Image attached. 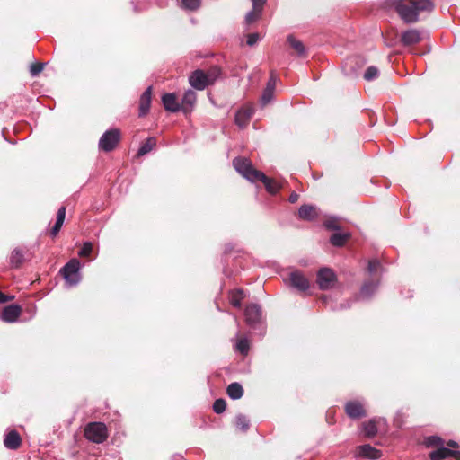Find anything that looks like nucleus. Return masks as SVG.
Here are the masks:
<instances>
[{
  "label": "nucleus",
  "instance_id": "obj_10",
  "mask_svg": "<svg viewBox=\"0 0 460 460\" xmlns=\"http://www.w3.org/2000/svg\"><path fill=\"white\" fill-rule=\"evenodd\" d=\"M254 112V108L251 104L244 105L235 114V123L241 127H245Z\"/></svg>",
  "mask_w": 460,
  "mask_h": 460
},
{
  "label": "nucleus",
  "instance_id": "obj_29",
  "mask_svg": "<svg viewBox=\"0 0 460 460\" xmlns=\"http://www.w3.org/2000/svg\"><path fill=\"white\" fill-rule=\"evenodd\" d=\"M257 181H262L264 183L267 190L270 193H272V194L276 193L278 189H279V186L277 185V183H275L273 181H271L270 179H269L265 175H264V178L263 177H258Z\"/></svg>",
  "mask_w": 460,
  "mask_h": 460
},
{
  "label": "nucleus",
  "instance_id": "obj_17",
  "mask_svg": "<svg viewBox=\"0 0 460 460\" xmlns=\"http://www.w3.org/2000/svg\"><path fill=\"white\" fill-rule=\"evenodd\" d=\"M151 97H152V87L149 86L143 93L139 101V116H145L147 114L150 109L151 104Z\"/></svg>",
  "mask_w": 460,
  "mask_h": 460
},
{
  "label": "nucleus",
  "instance_id": "obj_25",
  "mask_svg": "<svg viewBox=\"0 0 460 460\" xmlns=\"http://www.w3.org/2000/svg\"><path fill=\"white\" fill-rule=\"evenodd\" d=\"M349 237V233L337 232L331 236L330 241L332 245L340 247L342 246Z\"/></svg>",
  "mask_w": 460,
  "mask_h": 460
},
{
  "label": "nucleus",
  "instance_id": "obj_39",
  "mask_svg": "<svg viewBox=\"0 0 460 460\" xmlns=\"http://www.w3.org/2000/svg\"><path fill=\"white\" fill-rule=\"evenodd\" d=\"M226 404L223 399H217L213 404V409L217 413H222L226 410Z\"/></svg>",
  "mask_w": 460,
  "mask_h": 460
},
{
  "label": "nucleus",
  "instance_id": "obj_18",
  "mask_svg": "<svg viewBox=\"0 0 460 460\" xmlns=\"http://www.w3.org/2000/svg\"><path fill=\"white\" fill-rule=\"evenodd\" d=\"M162 102L166 111L175 112L180 110V104L174 93H165L162 97Z\"/></svg>",
  "mask_w": 460,
  "mask_h": 460
},
{
  "label": "nucleus",
  "instance_id": "obj_3",
  "mask_svg": "<svg viewBox=\"0 0 460 460\" xmlns=\"http://www.w3.org/2000/svg\"><path fill=\"white\" fill-rule=\"evenodd\" d=\"M84 436L88 440L101 444L108 438L107 427L102 422H91L84 429Z\"/></svg>",
  "mask_w": 460,
  "mask_h": 460
},
{
  "label": "nucleus",
  "instance_id": "obj_37",
  "mask_svg": "<svg viewBox=\"0 0 460 460\" xmlns=\"http://www.w3.org/2000/svg\"><path fill=\"white\" fill-rule=\"evenodd\" d=\"M93 251V243L90 242H86L83 244V247L79 251L78 254L81 257H86L91 254Z\"/></svg>",
  "mask_w": 460,
  "mask_h": 460
},
{
  "label": "nucleus",
  "instance_id": "obj_31",
  "mask_svg": "<svg viewBox=\"0 0 460 460\" xmlns=\"http://www.w3.org/2000/svg\"><path fill=\"white\" fill-rule=\"evenodd\" d=\"M236 349L245 355L249 351V341L246 338H241L236 342Z\"/></svg>",
  "mask_w": 460,
  "mask_h": 460
},
{
  "label": "nucleus",
  "instance_id": "obj_47",
  "mask_svg": "<svg viewBox=\"0 0 460 460\" xmlns=\"http://www.w3.org/2000/svg\"><path fill=\"white\" fill-rule=\"evenodd\" d=\"M447 445H448L449 447H457V443H456V442H455V441H453V440H450V441L447 443Z\"/></svg>",
  "mask_w": 460,
  "mask_h": 460
},
{
  "label": "nucleus",
  "instance_id": "obj_40",
  "mask_svg": "<svg viewBox=\"0 0 460 460\" xmlns=\"http://www.w3.org/2000/svg\"><path fill=\"white\" fill-rule=\"evenodd\" d=\"M43 67H44L43 63L32 64L31 66V69H30L31 75L32 76L38 75L43 70Z\"/></svg>",
  "mask_w": 460,
  "mask_h": 460
},
{
  "label": "nucleus",
  "instance_id": "obj_9",
  "mask_svg": "<svg viewBox=\"0 0 460 460\" xmlns=\"http://www.w3.org/2000/svg\"><path fill=\"white\" fill-rule=\"evenodd\" d=\"M355 455L358 457H364L372 460L378 459L382 456L380 450L367 444L358 446L356 448Z\"/></svg>",
  "mask_w": 460,
  "mask_h": 460
},
{
  "label": "nucleus",
  "instance_id": "obj_5",
  "mask_svg": "<svg viewBox=\"0 0 460 460\" xmlns=\"http://www.w3.org/2000/svg\"><path fill=\"white\" fill-rule=\"evenodd\" d=\"M216 76L212 74H206L201 70H196L189 78L190 85L197 90H203L214 83Z\"/></svg>",
  "mask_w": 460,
  "mask_h": 460
},
{
  "label": "nucleus",
  "instance_id": "obj_44",
  "mask_svg": "<svg viewBox=\"0 0 460 460\" xmlns=\"http://www.w3.org/2000/svg\"><path fill=\"white\" fill-rule=\"evenodd\" d=\"M325 226H326V228L332 229V230L339 229V226H338L337 222L333 219L327 220L325 222Z\"/></svg>",
  "mask_w": 460,
  "mask_h": 460
},
{
  "label": "nucleus",
  "instance_id": "obj_30",
  "mask_svg": "<svg viewBox=\"0 0 460 460\" xmlns=\"http://www.w3.org/2000/svg\"><path fill=\"white\" fill-rule=\"evenodd\" d=\"M376 287V283H367L362 287L360 295L363 297H369L375 292Z\"/></svg>",
  "mask_w": 460,
  "mask_h": 460
},
{
  "label": "nucleus",
  "instance_id": "obj_35",
  "mask_svg": "<svg viewBox=\"0 0 460 460\" xmlns=\"http://www.w3.org/2000/svg\"><path fill=\"white\" fill-rule=\"evenodd\" d=\"M273 95H274L273 90L265 88L262 93L261 98V104L263 106L268 104L273 99Z\"/></svg>",
  "mask_w": 460,
  "mask_h": 460
},
{
  "label": "nucleus",
  "instance_id": "obj_48",
  "mask_svg": "<svg viewBox=\"0 0 460 460\" xmlns=\"http://www.w3.org/2000/svg\"><path fill=\"white\" fill-rule=\"evenodd\" d=\"M5 301H6V298H5L4 295L2 292H0V303H4Z\"/></svg>",
  "mask_w": 460,
  "mask_h": 460
},
{
  "label": "nucleus",
  "instance_id": "obj_7",
  "mask_svg": "<svg viewBox=\"0 0 460 460\" xmlns=\"http://www.w3.org/2000/svg\"><path fill=\"white\" fill-rule=\"evenodd\" d=\"M337 281L334 271L330 268H322L317 273V284L320 289L327 290L332 288Z\"/></svg>",
  "mask_w": 460,
  "mask_h": 460
},
{
  "label": "nucleus",
  "instance_id": "obj_4",
  "mask_svg": "<svg viewBox=\"0 0 460 460\" xmlns=\"http://www.w3.org/2000/svg\"><path fill=\"white\" fill-rule=\"evenodd\" d=\"M80 261L77 259H72L63 267L61 271L69 286H75L80 282Z\"/></svg>",
  "mask_w": 460,
  "mask_h": 460
},
{
  "label": "nucleus",
  "instance_id": "obj_12",
  "mask_svg": "<svg viewBox=\"0 0 460 460\" xmlns=\"http://www.w3.org/2000/svg\"><path fill=\"white\" fill-rule=\"evenodd\" d=\"M345 411L351 419H358L366 414L363 404L358 401L348 402L345 405Z\"/></svg>",
  "mask_w": 460,
  "mask_h": 460
},
{
  "label": "nucleus",
  "instance_id": "obj_8",
  "mask_svg": "<svg viewBox=\"0 0 460 460\" xmlns=\"http://www.w3.org/2000/svg\"><path fill=\"white\" fill-rule=\"evenodd\" d=\"M288 279L290 285L299 291H306L310 287L308 279L300 270L291 271Z\"/></svg>",
  "mask_w": 460,
  "mask_h": 460
},
{
  "label": "nucleus",
  "instance_id": "obj_26",
  "mask_svg": "<svg viewBox=\"0 0 460 460\" xmlns=\"http://www.w3.org/2000/svg\"><path fill=\"white\" fill-rule=\"evenodd\" d=\"M196 99H197L196 93L192 90H188L184 93V96L182 99V105H183V111L185 112L189 111V109L187 106H189L190 109H191L193 107V105L196 102Z\"/></svg>",
  "mask_w": 460,
  "mask_h": 460
},
{
  "label": "nucleus",
  "instance_id": "obj_16",
  "mask_svg": "<svg viewBox=\"0 0 460 460\" xmlns=\"http://www.w3.org/2000/svg\"><path fill=\"white\" fill-rule=\"evenodd\" d=\"M245 320L248 324H254L260 321L261 308L257 305H250L244 311Z\"/></svg>",
  "mask_w": 460,
  "mask_h": 460
},
{
  "label": "nucleus",
  "instance_id": "obj_19",
  "mask_svg": "<svg viewBox=\"0 0 460 460\" xmlns=\"http://www.w3.org/2000/svg\"><path fill=\"white\" fill-rule=\"evenodd\" d=\"M4 444L8 449H17L21 445V437L17 431L12 430L6 434Z\"/></svg>",
  "mask_w": 460,
  "mask_h": 460
},
{
  "label": "nucleus",
  "instance_id": "obj_21",
  "mask_svg": "<svg viewBox=\"0 0 460 460\" xmlns=\"http://www.w3.org/2000/svg\"><path fill=\"white\" fill-rule=\"evenodd\" d=\"M288 42L291 48L296 52L297 56L304 57L306 54V49L303 42L296 39L293 35L288 37Z\"/></svg>",
  "mask_w": 460,
  "mask_h": 460
},
{
  "label": "nucleus",
  "instance_id": "obj_34",
  "mask_svg": "<svg viewBox=\"0 0 460 460\" xmlns=\"http://www.w3.org/2000/svg\"><path fill=\"white\" fill-rule=\"evenodd\" d=\"M378 75L379 71L376 66H369L364 74V78L367 81H371L377 78Z\"/></svg>",
  "mask_w": 460,
  "mask_h": 460
},
{
  "label": "nucleus",
  "instance_id": "obj_43",
  "mask_svg": "<svg viewBox=\"0 0 460 460\" xmlns=\"http://www.w3.org/2000/svg\"><path fill=\"white\" fill-rule=\"evenodd\" d=\"M276 84H277V77L273 74H271L270 76V79L267 83L266 88L275 91Z\"/></svg>",
  "mask_w": 460,
  "mask_h": 460
},
{
  "label": "nucleus",
  "instance_id": "obj_14",
  "mask_svg": "<svg viewBox=\"0 0 460 460\" xmlns=\"http://www.w3.org/2000/svg\"><path fill=\"white\" fill-rule=\"evenodd\" d=\"M21 314V307L16 305L6 306L2 313L1 318L4 322L13 323Z\"/></svg>",
  "mask_w": 460,
  "mask_h": 460
},
{
  "label": "nucleus",
  "instance_id": "obj_28",
  "mask_svg": "<svg viewBox=\"0 0 460 460\" xmlns=\"http://www.w3.org/2000/svg\"><path fill=\"white\" fill-rule=\"evenodd\" d=\"M23 261V254L22 252L15 249L12 252L11 257H10V263L13 267L18 268L22 262Z\"/></svg>",
  "mask_w": 460,
  "mask_h": 460
},
{
  "label": "nucleus",
  "instance_id": "obj_23",
  "mask_svg": "<svg viewBox=\"0 0 460 460\" xmlns=\"http://www.w3.org/2000/svg\"><path fill=\"white\" fill-rule=\"evenodd\" d=\"M245 295L243 290L235 289L229 293V300L233 306L240 308L242 301L244 299Z\"/></svg>",
  "mask_w": 460,
  "mask_h": 460
},
{
  "label": "nucleus",
  "instance_id": "obj_2",
  "mask_svg": "<svg viewBox=\"0 0 460 460\" xmlns=\"http://www.w3.org/2000/svg\"><path fill=\"white\" fill-rule=\"evenodd\" d=\"M233 164L240 174L251 181H257L258 177L264 178V173L254 169L247 158H235L233 161Z\"/></svg>",
  "mask_w": 460,
  "mask_h": 460
},
{
  "label": "nucleus",
  "instance_id": "obj_22",
  "mask_svg": "<svg viewBox=\"0 0 460 460\" xmlns=\"http://www.w3.org/2000/svg\"><path fill=\"white\" fill-rule=\"evenodd\" d=\"M65 217H66V208L63 206L58 211L56 223L50 232L52 236H56L58 234L60 228L63 226Z\"/></svg>",
  "mask_w": 460,
  "mask_h": 460
},
{
  "label": "nucleus",
  "instance_id": "obj_13",
  "mask_svg": "<svg viewBox=\"0 0 460 460\" xmlns=\"http://www.w3.org/2000/svg\"><path fill=\"white\" fill-rule=\"evenodd\" d=\"M429 457L431 460H443L447 457H453L455 460H460V452L441 447L438 449L431 452Z\"/></svg>",
  "mask_w": 460,
  "mask_h": 460
},
{
  "label": "nucleus",
  "instance_id": "obj_46",
  "mask_svg": "<svg viewBox=\"0 0 460 460\" xmlns=\"http://www.w3.org/2000/svg\"><path fill=\"white\" fill-rule=\"evenodd\" d=\"M298 200V194L293 192L289 196V201L291 203H296Z\"/></svg>",
  "mask_w": 460,
  "mask_h": 460
},
{
  "label": "nucleus",
  "instance_id": "obj_38",
  "mask_svg": "<svg viewBox=\"0 0 460 460\" xmlns=\"http://www.w3.org/2000/svg\"><path fill=\"white\" fill-rule=\"evenodd\" d=\"M425 444L427 447L441 446L443 441L439 437L431 436L426 438Z\"/></svg>",
  "mask_w": 460,
  "mask_h": 460
},
{
  "label": "nucleus",
  "instance_id": "obj_20",
  "mask_svg": "<svg viewBox=\"0 0 460 460\" xmlns=\"http://www.w3.org/2000/svg\"><path fill=\"white\" fill-rule=\"evenodd\" d=\"M298 216L304 220H313L317 217V208L312 205H303L298 210Z\"/></svg>",
  "mask_w": 460,
  "mask_h": 460
},
{
  "label": "nucleus",
  "instance_id": "obj_11",
  "mask_svg": "<svg viewBox=\"0 0 460 460\" xmlns=\"http://www.w3.org/2000/svg\"><path fill=\"white\" fill-rule=\"evenodd\" d=\"M423 39V33L417 29H410L402 33L401 41L403 45L417 44Z\"/></svg>",
  "mask_w": 460,
  "mask_h": 460
},
{
  "label": "nucleus",
  "instance_id": "obj_41",
  "mask_svg": "<svg viewBox=\"0 0 460 460\" xmlns=\"http://www.w3.org/2000/svg\"><path fill=\"white\" fill-rule=\"evenodd\" d=\"M380 268V262L377 260H371L368 262V271L371 274H374L377 272L378 269Z\"/></svg>",
  "mask_w": 460,
  "mask_h": 460
},
{
  "label": "nucleus",
  "instance_id": "obj_42",
  "mask_svg": "<svg viewBox=\"0 0 460 460\" xmlns=\"http://www.w3.org/2000/svg\"><path fill=\"white\" fill-rule=\"evenodd\" d=\"M260 40V36L258 33H252L247 36V44L249 46H253Z\"/></svg>",
  "mask_w": 460,
  "mask_h": 460
},
{
  "label": "nucleus",
  "instance_id": "obj_6",
  "mask_svg": "<svg viewBox=\"0 0 460 460\" xmlns=\"http://www.w3.org/2000/svg\"><path fill=\"white\" fill-rule=\"evenodd\" d=\"M120 139V132L117 128L107 130L100 138V149L109 152L113 150Z\"/></svg>",
  "mask_w": 460,
  "mask_h": 460
},
{
  "label": "nucleus",
  "instance_id": "obj_33",
  "mask_svg": "<svg viewBox=\"0 0 460 460\" xmlns=\"http://www.w3.org/2000/svg\"><path fill=\"white\" fill-rule=\"evenodd\" d=\"M261 8H253L252 11L249 12L245 16V21L248 24L255 22L261 15Z\"/></svg>",
  "mask_w": 460,
  "mask_h": 460
},
{
  "label": "nucleus",
  "instance_id": "obj_27",
  "mask_svg": "<svg viewBox=\"0 0 460 460\" xmlns=\"http://www.w3.org/2000/svg\"><path fill=\"white\" fill-rule=\"evenodd\" d=\"M156 145V140L154 137H149L146 140L145 143L139 147L137 151V155L142 156L147 153H149Z\"/></svg>",
  "mask_w": 460,
  "mask_h": 460
},
{
  "label": "nucleus",
  "instance_id": "obj_24",
  "mask_svg": "<svg viewBox=\"0 0 460 460\" xmlns=\"http://www.w3.org/2000/svg\"><path fill=\"white\" fill-rule=\"evenodd\" d=\"M227 394L233 400L240 399L243 395V386L238 383H232L227 387Z\"/></svg>",
  "mask_w": 460,
  "mask_h": 460
},
{
  "label": "nucleus",
  "instance_id": "obj_36",
  "mask_svg": "<svg viewBox=\"0 0 460 460\" xmlns=\"http://www.w3.org/2000/svg\"><path fill=\"white\" fill-rule=\"evenodd\" d=\"M182 6L188 10H196L199 4V0H181Z\"/></svg>",
  "mask_w": 460,
  "mask_h": 460
},
{
  "label": "nucleus",
  "instance_id": "obj_1",
  "mask_svg": "<svg viewBox=\"0 0 460 460\" xmlns=\"http://www.w3.org/2000/svg\"><path fill=\"white\" fill-rule=\"evenodd\" d=\"M386 5L394 8L405 23L418 22L420 13L430 12L434 6L430 0H387Z\"/></svg>",
  "mask_w": 460,
  "mask_h": 460
},
{
  "label": "nucleus",
  "instance_id": "obj_15",
  "mask_svg": "<svg viewBox=\"0 0 460 460\" xmlns=\"http://www.w3.org/2000/svg\"><path fill=\"white\" fill-rule=\"evenodd\" d=\"M382 424H385L383 419H373L367 422L363 423V431L365 436L367 438L374 437L377 433L378 429Z\"/></svg>",
  "mask_w": 460,
  "mask_h": 460
},
{
  "label": "nucleus",
  "instance_id": "obj_45",
  "mask_svg": "<svg viewBox=\"0 0 460 460\" xmlns=\"http://www.w3.org/2000/svg\"><path fill=\"white\" fill-rule=\"evenodd\" d=\"M252 2L253 8H255V9L261 8L262 9V6L265 4L266 0H252Z\"/></svg>",
  "mask_w": 460,
  "mask_h": 460
},
{
  "label": "nucleus",
  "instance_id": "obj_32",
  "mask_svg": "<svg viewBox=\"0 0 460 460\" xmlns=\"http://www.w3.org/2000/svg\"><path fill=\"white\" fill-rule=\"evenodd\" d=\"M236 427L243 431H246L249 428V420L244 415H238L235 421Z\"/></svg>",
  "mask_w": 460,
  "mask_h": 460
}]
</instances>
